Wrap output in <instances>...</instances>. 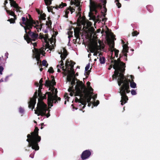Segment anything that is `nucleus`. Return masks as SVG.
<instances>
[{"label":"nucleus","mask_w":160,"mask_h":160,"mask_svg":"<svg viewBox=\"0 0 160 160\" xmlns=\"http://www.w3.org/2000/svg\"><path fill=\"white\" fill-rule=\"evenodd\" d=\"M78 26L74 29L75 37L76 38V42L79 38L80 31L81 28V24L83 25L82 30L83 32L87 34L88 38H92H92L90 39L88 47L90 51L92 52H94V55H97L98 51L100 49V43L99 41L98 43V40L96 36V33L94 31V29L91 27V23L85 19L84 17L79 18L78 20Z\"/></svg>","instance_id":"1"},{"label":"nucleus","mask_w":160,"mask_h":160,"mask_svg":"<svg viewBox=\"0 0 160 160\" xmlns=\"http://www.w3.org/2000/svg\"><path fill=\"white\" fill-rule=\"evenodd\" d=\"M59 54H61V60L57 66L58 72H60V69L62 68L64 75H67V80L69 82L71 81V84L73 85L74 84L75 82V78L74 77V72L73 69L74 63L71 60H68L66 61L65 66L64 67L62 60H64L67 55V51L64 48H63L59 52Z\"/></svg>","instance_id":"2"},{"label":"nucleus","mask_w":160,"mask_h":160,"mask_svg":"<svg viewBox=\"0 0 160 160\" xmlns=\"http://www.w3.org/2000/svg\"><path fill=\"white\" fill-rule=\"evenodd\" d=\"M134 77L131 75H128L127 77L124 76L123 74H120L118 80V85L120 86L122 84V86L120 88V93L121 96V104L123 105L128 100V97L126 95V92L128 93L130 92L129 90V82H130V87L132 88H136V84L133 81Z\"/></svg>","instance_id":"3"},{"label":"nucleus","mask_w":160,"mask_h":160,"mask_svg":"<svg viewBox=\"0 0 160 160\" xmlns=\"http://www.w3.org/2000/svg\"><path fill=\"white\" fill-rule=\"evenodd\" d=\"M82 83L79 82L76 87V91H74L73 86L70 87L68 89V91L70 92V95L71 96L74 95L75 96H78V97H76L75 101L76 102H78L79 104V109L82 110L86 104L87 102L89 103L91 99V95L87 93L85 94V95L81 94V92L84 91L85 90L82 86Z\"/></svg>","instance_id":"4"},{"label":"nucleus","mask_w":160,"mask_h":160,"mask_svg":"<svg viewBox=\"0 0 160 160\" xmlns=\"http://www.w3.org/2000/svg\"><path fill=\"white\" fill-rule=\"evenodd\" d=\"M55 37L54 35L52 36L51 38H48L46 34H42L40 33L39 38L42 40V41L43 42V45L45 46V48H42L39 49H38L35 48L32 50V52L33 54V56L35 58L37 61V64L39 65L40 63L41 64V62H39L40 56L41 54L43 55V52L44 50L47 49L51 51L54 48V45L55 42Z\"/></svg>","instance_id":"5"},{"label":"nucleus","mask_w":160,"mask_h":160,"mask_svg":"<svg viewBox=\"0 0 160 160\" xmlns=\"http://www.w3.org/2000/svg\"><path fill=\"white\" fill-rule=\"evenodd\" d=\"M56 84V82L53 78L51 80H46L45 85L49 87V90L50 92H47L46 94L48 95V104L49 108L52 106V103L56 102L57 101H60V98L57 95V91L56 89H55L53 86Z\"/></svg>","instance_id":"6"},{"label":"nucleus","mask_w":160,"mask_h":160,"mask_svg":"<svg viewBox=\"0 0 160 160\" xmlns=\"http://www.w3.org/2000/svg\"><path fill=\"white\" fill-rule=\"evenodd\" d=\"M39 129L36 127L33 132L31 134H28L27 135L28 139L27 141L28 142V147H31L32 148L35 150L39 149L38 143L41 140V137L38 135Z\"/></svg>","instance_id":"7"},{"label":"nucleus","mask_w":160,"mask_h":160,"mask_svg":"<svg viewBox=\"0 0 160 160\" xmlns=\"http://www.w3.org/2000/svg\"><path fill=\"white\" fill-rule=\"evenodd\" d=\"M113 66V68L115 69L114 73L112 75V78H116L118 77H119L120 74H122L124 72L125 69V64L122 62H121L119 59L118 60H114L113 61L112 60V64L108 68V69L110 70L112 68Z\"/></svg>","instance_id":"8"},{"label":"nucleus","mask_w":160,"mask_h":160,"mask_svg":"<svg viewBox=\"0 0 160 160\" xmlns=\"http://www.w3.org/2000/svg\"><path fill=\"white\" fill-rule=\"evenodd\" d=\"M22 19L23 22V24H24V26L21 24V25L24 27L25 32H27V30H30L32 27H34L35 30H37L38 32H39L41 30L42 28V26L41 24L39 25L38 22H37L36 24L32 19L29 20L27 19L26 21L25 18L24 17H22Z\"/></svg>","instance_id":"9"},{"label":"nucleus","mask_w":160,"mask_h":160,"mask_svg":"<svg viewBox=\"0 0 160 160\" xmlns=\"http://www.w3.org/2000/svg\"><path fill=\"white\" fill-rule=\"evenodd\" d=\"M35 113L38 116L46 115L47 118L50 116L49 110L48 109L47 105L39 100L37 104V109L35 110Z\"/></svg>","instance_id":"10"},{"label":"nucleus","mask_w":160,"mask_h":160,"mask_svg":"<svg viewBox=\"0 0 160 160\" xmlns=\"http://www.w3.org/2000/svg\"><path fill=\"white\" fill-rule=\"evenodd\" d=\"M29 30H27V32H25L26 34L24 36V38L28 43L31 42L34 47L36 45V43H32V41H35L37 39L38 34L33 32H31Z\"/></svg>","instance_id":"11"},{"label":"nucleus","mask_w":160,"mask_h":160,"mask_svg":"<svg viewBox=\"0 0 160 160\" xmlns=\"http://www.w3.org/2000/svg\"><path fill=\"white\" fill-rule=\"evenodd\" d=\"M80 1L81 0H71V5H73L76 6L75 8H73L70 7V8L67 9L65 12V15L64 16L67 18L68 17V14L69 11L71 12L72 13V12L75 11V9H77L78 11V13H79L80 12L81 10L80 8Z\"/></svg>","instance_id":"12"},{"label":"nucleus","mask_w":160,"mask_h":160,"mask_svg":"<svg viewBox=\"0 0 160 160\" xmlns=\"http://www.w3.org/2000/svg\"><path fill=\"white\" fill-rule=\"evenodd\" d=\"M101 5L100 4L90 0V12L89 14V16L93 18H94V12L96 14L97 9L101 8Z\"/></svg>","instance_id":"13"},{"label":"nucleus","mask_w":160,"mask_h":160,"mask_svg":"<svg viewBox=\"0 0 160 160\" xmlns=\"http://www.w3.org/2000/svg\"><path fill=\"white\" fill-rule=\"evenodd\" d=\"M108 43L109 46L110 50L111 53V59H113L115 57L117 58L119 51L114 48V42L112 40L109 39L108 41Z\"/></svg>","instance_id":"14"},{"label":"nucleus","mask_w":160,"mask_h":160,"mask_svg":"<svg viewBox=\"0 0 160 160\" xmlns=\"http://www.w3.org/2000/svg\"><path fill=\"white\" fill-rule=\"evenodd\" d=\"M79 82H80L82 83V87H83V88H84V89L85 90H84L85 91H83V92L82 91L81 92V94H83L84 95H85V94H86V93H87V94H88L89 95H91V98L92 97V93L93 91V89H92V88L90 86V83L89 82H88L87 83V86L88 87V92L86 91V88L85 86L83 84L82 82L79 81H77V82H76L77 84H76V86L75 87V89L74 90V91L75 92L76 91V87L78 85V83Z\"/></svg>","instance_id":"15"},{"label":"nucleus","mask_w":160,"mask_h":160,"mask_svg":"<svg viewBox=\"0 0 160 160\" xmlns=\"http://www.w3.org/2000/svg\"><path fill=\"white\" fill-rule=\"evenodd\" d=\"M66 6V3L62 2L59 5H57L56 7L48 8V11L49 12H51L53 13H54L55 12H56L58 8H61Z\"/></svg>","instance_id":"16"},{"label":"nucleus","mask_w":160,"mask_h":160,"mask_svg":"<svg viewBox=\"0 0 160 160\" xmlns=\"http://www.w3.org/2000/svg\"><path fill=\"white\" fill-rule=\"evenodd\" d=\"M37 92L36 91L32 98H31L30 100L29 103L28 107L29 108H31L32 110L36 104V99L37 97Z\"/></svg>","instance_id":"17"},{"label":"nucleus","mask_w":160,"mask_h":160,"mask_svg":"<svg viewBox=\"0 0 160 160\" xmlns=\"http://www.w3.org/2000/svg\"><path fill=\"white\" fill-rule=\"evenodd\" d=\"M9 1H10L11 6H13L15 8L16 11L17 12H21L22 11L20 10L21 8L18 6V4L16 3L14 0H9Z\"/></svg>","instance_id":"18"},{"label":"nucleus","mask_w":160,"mask_h":160,"mask_svg":"<svg viewBox=\"0 0 160 160\" xmlns=\"http://www.w3.org/2000/svg\"><path fill=\"white\" fill-rule=\"evenodd\" d=\"M91 155V152L88 150H86L83 152L82 154L81 158L82 159H85L89 157Z\"/></svg>","instance_id":"19"},{"label":"nucleus","mask_w":160,"mask_h":160,"mask_svg":"<svg viewBox=\"0 0 160 160\" xmlns=\"http://www.w3.org/2000/svg\"><path fill=\"white\" fill-rule=\"evenodd\" d=\"M128 47L126 44H124L123 46V50L122 52L124 54V55L126 57H127V53L128 52Z\"/></svg>","instance_id":"20"},{"label":"nucleus","mask_w":160,"mask_h":160,"mask_svg":"<svg viewBox=\"0 0 160 160\" xmlns=\"http://www.w3.org/2000/svg\"><path fill=\"white\" fill-rule=\"evenodd\" d=\"M102 2L103 3L102 4L103 6V10L105 12V13H104L103 14V16L104 17H105V15H106V13H105L107 12V9L105 7V5L106 3V0H101Z\"/></svg>","instance_id":"21"},{"label":"nucleus","mask_w":160,"mask_h":160,"mask_svg":"<svg viewBox=\"0 0 160 160\" xmlns=\"http://www.w3.org/2000/svg\"><path fill=\"white\" fill-rule=\"evenodd\" d=\"M90 67V64H88L85 67V73L87 75H88L89 73V69Z\"/></svg>","instance_id":"22"},{"label":"nucleus","mask_w":160,"mask_h":160,"mask_svg":"<svg viewBox=\"0 0 160 160\" xmlns=\"http://www.w3.org/2000/svg\"><path fill=\"white\" fill-rule=\"evenodd\" d=\"M6 11L9 14H10L12 16L14 17L15 19L16 18V15H15L14 13V12L6 9Z\"/></svg>","instance_id":"23"},{"label":"nucleus","mask_w":160,"mask_h":160,"mask_svg":"<svg viewBox=\"0 0 160 160\" xmlns=\"http://www.w3.org/2000/svg\"><path fill=\"white\" fill-rule=\"evenodd\" d=\"M42 85H39V88L38 90V96L40 98H42V96L41 95V89L42 88Z\"/></svg>","instance_id":"24"},{"label":"nucleus","mask_w":160,"mask_h":160,"mask_svg":"<svg viewBox=\"0 0 160 160\" xmlns=\"http://www.w3.org/2000/svg\"><path fill=\"white\" fill-rule=\"evenodd\" d=\"M115 2L116 3V4L118 8H120L121 7V4L119 2L118 0H115Z\"/></svg>","instance_id":"25"},{"label":"nucleus","mask_w":160,"mask_h":160,"mask_svg":"<svg viewBox=\"0 0 160 160\" xmlns=\"http://www.w3.org/2000/svg\"><path fill=\"white\" fill-rule=\"evenodd\" d=\"M99 60L101 63H104L105 62V58L103 57H100Z\"/></svg>","instance_id":"26"},{"label":"nucleus","mask_w":160,"mask_h":160,"mask_svg":"<svg viewBox=\"0 0 160 160\" xmlns=\"http://www.w3.org/2000/svg\"><path fill=\"white\" fill-rule=\"evenodd\" d=\"M44 1L47 5H50L51 3V0H44Z\"/></svg>","instance_id":"27"},{"label":"nucleus","mask_w":160,"mask_h":160,"mask_svg":"<svg viewBox=\"0 0 160 160\" xmlns=\"http://www.w3.org/2000/svg\"><path fill=\"white\" fill-rule=\"evenodd\" d=\"M42 64L44 66H45L46 67H47L48 65L47 62L45 60L42 61Z\"/></svg>","instance_id":"28"},{"label":"nucleus","mask_w":160,"mask_h":160,"mask_svg":"<svg viewBox=\"0 0 160 160\" xmlns=\"http://www.w3.org/2000/svg\"><path fill=\"white\" fill-rule=\"evenodd\" d=\"M99 104V101L97 100L96 102L94 101L93 103V104L94 106H97Z\"/></svg>","instance_id":"29"},{"label":"nucleus","mask_w":160,"mask_h":160,"mask_svg":"<svg viewBox=\"0 0 160 160\" xmlns=\"http://www.w3.org/2000/svg\"><path fill=\"white\" fill-rule=\"evenodd\" d=\"M72 33L73 32L72 31H69L68 32V38H70V37H72Z\"/></svg>","instance_id":"30"},{"label":"nucleus","mask_w":160,"mask_h":160,"mask_svg":"<svg viewBox=\"0 0 160 160\" xmlns=\"http://www.w3.org/2000/svg\"><path fill=\"white\" fill-rule=\"evenodd\" d=\"M46 15L44 14H42L41 15V18L42 20H44L45 18Z\"/></svg>","instance_id":"31"},{"label":"nucleus","mask_w":160,"mask_h":160,"mask_svg":"<svg viewBox=\"0 0 160 160\" xmlns=\"http://www.w3.org/2000/svg\"><path fill=\"white\" fill-rule=\"evenodd\" d=\"M48 72L50 73H53L54 72L53 68L52 67L50 68L48 70Z\"/></svg>","instance_id":"32"},{"label":"nucleus","mask_w":160,"mask_h":160,"mask_svg":"<svg viewBox=\"0 0 160 160\" xmlns=\"http://www.w3.org/2000/svg\"><path fill=\"white\" fill-rule=\"evenodd\" d=\"M138 33L137 32V31H134L132 33V35L133 36H135L138 35Z\"/></svg>","instance_id":"33"},{"label":"nucleus","mask_w":160,"mask_h":160,"mask_svg":"<svg viewBox=\"0 0 160 160\" xmlns=\"http://www.w3.org/2000/svg\"><path fill=\"white\" fill-rule=\"evenodd\" d=\"M131 94L132 95H135L137 94V93H136V91L134 90H132L131 92Z\"/></svg>","instance_id":"34"},{"label":"nucleus","mask_w":160,"mask_h":160,"mask_svg":"<svg viewBox=\"0 0 160 160\" xmlns=\"http://www.w3.org/2000/svg\"><path fill=\"white\" fill-rule=\"evenodd\" d=\"M8 21L10 22L11 23H13L14 22V20L13 19L11 18L8 20Z\"/></svg>","instance_id":"35"},{"label":"nucleus","mask_w":160,"mask_h":160,"mask_svg":"<svg viewBox=\"0 0 160 160\" xmlns=\"http://www.w3.org/2000/svg\"><path fill=\"white\" fill-rule=\"evenodd\" d=\"M3 67L2 66H0V74H2V72L3 71Z\"/></svg>","instance_id":"36"},{"label":"nucleus","mask_w":160,"mask_h":160,"mask_svg":"<svg viewBox=\"0 0 160 160\" xmlns=\"http://www.w3.org/2000/svg\"><path fill=\"white\" fill-rule=\"evenodd\" d=\"M64 97L65 99H67L68 100V97L67 93H65L64 95Z\"/></svg>","instance_id":"37"},{"label":"nucleus","mask_w":160,"mask_h":160,"mask_svg":"<svg viewBox=\"0 0 160 160\" xmlns=\"http://www.w3.org/2000/svg\"><path fill=\"white\" fill-rule=\"evenodd\" d=\"M19 111L21 113H22L24 111V110H23V109L21 108H19Z\"/></svg>","instance_id":"38"},{"label":"nucleus","mask_w":160,"mask_h":160,"mask_svg":"<svg viewBox=\"0 0 160 160\" xmlns=\"http://www.w3.org/2000/svg\"><path fill=\"white\" fill-rule=\"evenodd\" d=\"M97 97V94L94 95L92 97V99L94 100Z\"/></svg>","instance_id":"39"},{"label":"nucleus","mask_w":160,"mask_h":160,"mask_svg":"<svg viewBox=\"0 0 160 160\" xmlns=\"http://www.w3.org/2000/svg\"><path fill=\"white\" fill-rule=\"evenodd\" d=\"M42 79H41L40 80L39 82V83L40 85H42Z\"/></svg>","instance_id":"40"},{"label":"nucleus","mask_w":160,"mask_h":160,"mask_svg":"<svg viewBox=\"0 0 160 160\" xmlns=\"http://www.w3.org/2000/svg\"><path fill=\"white\" fill-rule=\"evenodd\" d=\"M39 85V83H38V82H37V83H35V85H36L37 87H38V86Z\"/></svg>","instance_id":"41"},{"label":"nucleus","mask_w":160,"mask_h":160,"mask_svg":"<svg viewBox=\"0 0 160 160\" xmlns=\"http://www.w3.org/2000/svg\"><path fill=\"white\" fill-rule=\"evenodd\" d=\"M30 156V157H31L32 158H33V155H32V154H31Z\"/></svg>","instance_id":"42"},{"label":"nucleus","mask_w":160,"mask_h":160,"mask_svg":"<svg viewBox=\"0 0 160 160\" xmlns=\"http://www.w3.org/2000/svg\"><path fill=\"white\" fill-rule=\"evenodd\" d=\"M5 5L6 3H8V1L7 0H6L5 1Z\"/></svg>","instance_id":"43"},{"label":"nucleus","mask_w":160,"mask_h":160,"mask_svg":"<svg viewBox=\"0 0 160 160\" xmlns=\"http://www.w3.org/2000/svg\"><path fill=\"white\" fill-rule=\"evenodd\" d=\"M55 35H57L58 34V32H55Z\"/></svg>","instance_id":"44"},{"label":"nucleus","mask_w":160,"mask_h":160,"mask_svg":"<svg viewBox=\"0 0 160 160\" xmlns=\"http://www.w3.org/2000/svg\"><path fill=\"white\" fill-rule=\"evenodd\" d=\"M42 69H42V68H40V71H42Z\"/></svg>","instance_id":"45"},{"label":"nucleus","mask_w":160,"mask_h":160,"mask_svg":"<svg viewBox=\"0 0 160 160\" xmlns=\"http://www.w3.org/2000/svg\"><path fill=\"white\" fill-rule=\"evenodd\" d=\"M66 101H65L64 103H65V104H66Z\"/></svg>","instance_id":"46"},{"label":"nucleus","mask_w":160,"mask_h":160,"mask_svg":"<svg viewBox=\"0 0 160 160\" xmlns=\"http://www.w3.org/2000/svg\"><path fill=\"white\" fill-rule=\"evenodd\" d=\"M105 20H106V18H105V19H103V20L105 21Z\"/></svg>","instance_id":"47"},{"label":"nucleus","mask_w":160,"mask_h":160,"mask_svg":"<svg viewBox=\"0 0 160 160\" xmlns=\"http://www.w3.org/2000/svg\"><path fill=\"white\" fill-rule=\"evenodd\" d=\"M96 60H97V59H94V61H96Z\"/></svg>","instance_id":"48"},{"label":"nucleus","mask_w":160,"mask_h":160,"mask_svg":"<svg viewBox=\"0 0 160 160\" xmlns=\"http://www.w3.org/2000/svg\"><path fill=\"white\" fill-rule=\"evenodd\" d=\"M88 106H90V105H89V104H88Z\"/></svg>","instance_id":"49"},{"label":"nucleus","mask_w":160,"mask_h":160,"mask_svg":"<svg viewBox=\"0 0 160 160\" xmlns=\"http://www.w3.org/2000/svg\"><path fill=\"white\" fill-rule=\"evenodd\" d=\"M35 123H36V122L35 121H34Z\"/></svg>","instance_id":"50"},{"label":"nucleus","mask_w":160,"mask_h":160,"mask_svg":"<svg viewBox=\"0 0 160 160\" xmlns=\"http://www.w3.org/2000/svg\"><path fill=\"white\" fill-rule=\"evenodd\" d=\"M122 43H123V41H122Z\"/></svg>","instance_id":"51"},{"label":"nucleus","mask_w":160,"mask_h":160,"mask_svg":"<svg viewBox=\"0 0 160 160\" xmlns=\"http://www.w3.org/2000/svg\"><path fill=\"white\" fill-rule=\"evenodd\" d=\"M42 127L41 128V129H42Z\"/></svg>","instance_id":"52"}]
</instances>
